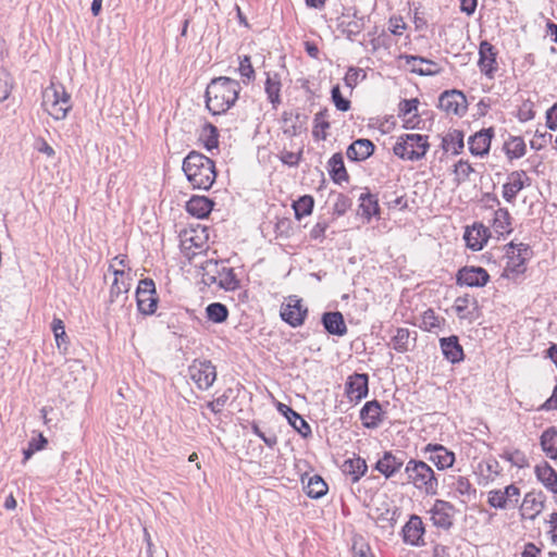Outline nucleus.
<instances>
[{"mask_svg":"<svg viewBox=\"0 0 557 557\" xmlns=\"http://www.w3.org/2000/svg\"><path fill=\"white\" fill-rule=\"evenodd\" d=\"M188 373L190 379L200 389H208L209 387L212 386L216 379L215 367L211 363V361L208 360H195L189 366Z\"/></svg>","mask_w":557,"mask_h":557,"instance_id":"obj_8","label":"nucleus"},{"mask_svg":"<svg viewBox=\"0 0 557 557\" xmlns=\"http://www.w3.org/2000/svg\"><path fill=\"white\" fill-rule=\"evenodd\" d=\"M454 308L459 319L472 320L473 311L476 309V300L470 295L459 296L455 300Z\"/></svg>","mask_w":557,"mask_h":557,"instance_id":"obj_34","label":"nucleus"},{"mask_svg":"<svg viewBox=\"0 0 557 557\" xmlns=\"http://www.w3.org/2000/svg\"><path fill=\"white\" fill-rule=\"evenodd\" d=\"M429 149L428 137L420 134H404L394 145L395 156L403 160H421Z\"/></svg>","mask_w":557,"mask_h":557,"instance_id":"obj_6","label":"nucleus"},{"mask_svg":"<svg viewBox=\"0 0 557 557\" xmlns=\"http://www.w3.org/2000/svg\"><path fill=\"white\" fill-rule=\"evenodd\" d=\"M330 174L333 180L337 183L344 182L348 180V174L344 165L343 156L341 153H335L329 161Z\"/></svg>","mask_w":557,"mask_h":557,"instance_id":"obj_38","label":"nucleus"},{"mask_svg":"<svg viewBox=\"0 0 557 557\" xmlns=\"http://www.w3.org/2000/svg\"><path fill=\"white\" fill-rule=\"evenodd\" d=\"M438 107L447 114L461 116L467 111V99L461 91H444L438 99Z\"/></svg>","mask_w":557,"mask_h":557,"instance_id":"obj_11","label":"nucleus"},{"mask_svg":"<svg viewBox=\"0 0 557 557\" xmlns=\"http://www.w3.org/2000/svg\"><path fill=\"white\" fill-rule=\"evenodd\" d=\"M352 554L354 557H374L370 546L367 543H364L362 539L354 541Z\"/></svg>","mask_w":557,"mask_h":557,"instance_id":"obj_57","label":"nucleus"},{"mask_svg":"<svg viewBox=\"0 0 557 557\" xmlns=\"http://www.w3.org/2000/svg\"><path fill=\"white\" fill-rule=\"evenodd\" d=\"M42 107L54 120H64L72 108L71 96L62 85L51 83L42 91Z\"/></svg>","mask_w":557,"mask_h":557,"instance_id":"obj_5","label":"nucleus"},{"mask_svg":"<svg viewBox=\"0 0 557 557\" xmlns=\"http://www.w3.org/2000/svg\"><path fill=\"white\" fill-rule=\"evenodd\" d=\"M208 240L206 228L185 230L181 234V246L186 256L191 257L203 250Z\"/></svg>","mask_w":557,"mask_h":557,"instance_id":"obj_9","label":"nucleus"},{"mask_svg":"<svg viewBox=\"0 0 557 557\" xmlns=\"http://www.w3.org/2000/svg\"><path fill=\"white\" fill-rule=\"evenodd\" d=\"M366 74L361 69L358 67H349L344 77L345 85L349 88H354L360 78H364Z\"/></svg>","mask_w":557,"mask_h":557,"instance_id":"obj_54","label":"nucleus"},{"mask_svg":"<svg viewBox=\"0 0 557 557\" xmlns=\"http://www.w3.org/2000/svg\"><path fill=\"white\" fill-rule=\"evenodd\" d=\"M418 104V99L404 100L399 103V113L403 115L414 113L417 115Z\"/></svg>","mask_w":557,"mask_h":557,"instance_id":"obj_63","label":"nucleus"},{"mask_svg":"<svg viewBox=\"0 0 557 557\" xmlns=\"http://www.w3.org/2000/svg\"><path fill=\"white\" fill-rule=\"evenodd\" d=\"M463 238L468 248L479 251L487 242V228L482 224H474L466 230Z\"/></svg>","mask_w":557,"mask_h":557,"instance_id":"obj_24","label":"nucleus"},{"mask_svg":"<svg viewBox=\"0 0 557 557\" xmlns=\"http://www.w3.org/2000/svg\"><path fill=\"white\" fill-rule=\"evenodd\" d=\"M307 312L301 299L297 296H289L287 304L282 306L281 317L290 326L297 327L304 324Z\"/></svg>","mask_w":557,"mask_h":557,"instance_id":"obj_10","label":"nucleus"},{"mask_svg":"<svg viewBox=\"0 0 557 557\" xmlns=\"http://www.w3.org/2000/svg\"><path fill=\"white\" fill-rule=\"evenodd\" d=\"M324 329L332 335L344 336L347 333V326L341 312H325L322 315Z\"/></svg>","mask_w":557,"mask_h":557,"instance_id":"obj_30","label":"nucleus"},{"mask_svg":"<svg viewBox=\"0 0 557 557\" xmlns=\"http://www.w3.org/2000/svg\"><path fill=\"white\" fill-rule=\"evenodd\" d=\"M546 126L552 131L557 128V102L546 112Z\"/></svg>","mask_w":557,"mask_h":557,"instance_id":"obj_64","label":"nucleus"},{"mask_svg":"<svg viewBox=\"0 0 557 557\" xmlns=\"http://www.w3.org/2000/svg\"><path fill=\"white\" fill-rule=\"evenodd\" d=\"M503 494H505L510 506H516L519 502L520 488L515 484H509L503 490Z\"/></svg>","mask_w":557,"mask_h":557,"instance_id":"obj_62","label":"nucleus"},{"mask_svg":"<svg viewBox=\"0 0 557 557\" xmlns=\"http://www.w3.org/2000/svg\"><path fill=\"white\" fill-rule=\"evenodd\" d=\"M425 451L430 453L429 460L440 470L450 468L454 465L455 454L442 445L429 444Z\"/></svg>","mask_w":557,"mask_h":557,"instance_id":"obj_19","label":"nucleus"},{"mask_svg":"<svg viewBox=\"0 0 557 557\" xmlns=\"http://www.w3.org/2000/svg\"><path fill=\"white\" fill-rule=\"evenodd\" d=\"M493 227L499 235L509 234L510 228V214L507 209L499 208L494 213Z\"/></svg>","mask_w":557,"mask_h":557,"instance_id":"obj_40","label":"nucleus"},{"mask_svg":"<svg viewBox=\"0 0 557 557\" xmlns=\"http://www.w3.org/2000/svg\"><path fill=\"white\" fill-rule=\"evenodd\" d=\"M239 66L238 72L243 78L246 79L247 83L255 81L256 73L253 66L251 64L250 57L244 55L239 57Z\"/></svg>","mask_w":557,"mask_h":557,"instance_id":"obj_50","label":"nucleus"},{"mask_svg":"<svg viewBox=\"0 0 557 557\" xmlns=\"http://www.w3.org/2000/svg\"><path fill=\"white\" fill-rule=\"evenodd\" d=\"M407 482L426 494H436L438 482L433 469L422 460L410 459L405 467Z\"/></svg>","mask_w":557,"mask_h":557,"instance_id":"obj_4","label":"nucleus"},{"mask_svg":"<svg viewBox=\"0 0 557 557\" xmlns=\"http://www.w3.org/2000/svg\"><path fill=\"white\" fill-rule=\"evenodd\" d=\"M314 206V200L311 196H301L298 200L294 201L293 209L295 211V218L300 220L301 218L311 214Z\"/></svg>","mask_w":557,"mask_h":557,"instance_id":"obj_45","label":"nucleus"},{"mask_svg":"<svg viewBox=\"0 0 557 557\" xmlns=\"http://www.w3.org/2000/svg\"><path fill=\"white\" fill-rule=\"evenodd\" d=\"M182 170L195 189L208 190L216 177L214 162L198 151H190L184 158Z\"/></svg>","mask_w":557,"mask_h":557,"instance_id":"obj_2","label":"nucleus"},{"mask_svg":"<svg viewBox=\"0 0 557 557\" xmlns=\"http://www.w3.org/2000/svg\"><path fill=\"white\" fill-rule=\"evenodd\" d=\"M281 81L277 74L271 75L270 73L267 74V81H265V92L268 96L269 101L272 103L273 108L275 109L281 103Z\"/></svg>","mask_w":557,"mask_h":557,"instance_id":"obj_36","label":"nucleus"},{"mask_svg":"<svg viewBox=\"0 0 557 557\" xmlns=\"http://www.w3.org/2000/svg\"><path fill=\"white\" fill-rule=\"evenodd\" d=\"M212 207L213 201L205 196H194L186 203L187 212L198 219L208 216Z\"/></svg>","mask_w":557,"mask_h":557,"instance_id":"obj_32","label":"nucleus"},{"mask_svg":"<svg viewBox=\"0 0 557 557\" xmlns=\"http://www.w3.org/2000/svg\"><path fill=\"white\" fill-rule=\"evenodd\" d=\"M203 133L206 135L205 147L207 148V150H212L214 148H218L219 134H218L216 127L212 124H207L203 128Z\"/></svg>","mask_w":557,"mask_h":557,"instance_id":"obj_52","label":"nucleus"},{"mask_svg":"<svg viewBox=\"0 0 557 557\" xmlns=\"http://www.w3.org/2000/svg\"><path fill=\"white\" fill-rule=\"evenodd\" d=\"M327 492V485L319 475H313L309 479L306 486V493L310 498H321Z\"/></svg>","mask_w":557,"mask_h":557,"instance_id":"obj_44","label":"nucleus"},{"mask_svg":"<svg viewBox=\"0 0 557 557\" xmlns=\"http://www.w3.org/2000/svg\"><path fill=\"white\" fill-rule=\"evenodd\" d=\"M251 430L257 436H259L264 442V444L268 447L273 448L277 444L276 435L273 433L267 435L264 432L261 431V429L256 422L251 424Z\"/></svg>","mask_w":557,"mask_h":557,"instance_id":"obj_59","label":"nucleus"},{"mask_svg":"<svg viewBox=\"0 0 557 557\" xmlns=\"http://www.w3.org/2000/svg\"><path fill=\"white\" fill-rule=\"evenodd\" d=\"M242 90L239 82L226 76L211 79L206 90V106L216 115L231 109L238 99Z\"/></svg>","mask_w":557,"mask_h":557,"instance_id":"obj_1","label":"nucleus"},{"mask_svg":"<svg viewBox=\"0 0 557 557\" xmlns=\"http://www.w3.org/2000/svg\"><path fill=\"white\" fill-rule=\"evenodd\" d=\"M52 331L57 342V346L60 348L62 343H65L66 333L64 323L61 319L54 318L52 321Z\"/></svg>","mask_w":557,"mask_h":557,"instance_id":"obj_56","label":"nucleus"},{"mask_svg":"<svg viewBox=\"0 0 557 557\" xmlns=\"http://www.w3.org/2000/svg\"><path fill=\"white\" fill-rule=\"evenodd\" d=\"M350 205V199L347 196L339 194L334 203V213H336L337 215L345 214L346 211L349 209Z\"/></svg>","mask_w":557,"mask_h":557,"instance_id":"obj_60","label":"nucleus"},{"mask_svg":"<svg viewBox=\"0 0 557 557\" xmlns=\"http://www.w3.org/2000/svg\"><path fill=\"white\" fill-rule=\"evenodd\" d=\"M136 301L138 310L143 314H152L157 310L158 297L156 295V286L152 280H141L136 290Z\"/></svg>","mask_w":557,"mask_h":557,"instance_id":"obj_7","label":"nucleus"},{"mask_svg":"<svg viewBox=\"0 0 557 557\" xmlns=\"http://www.w3.org/2000/svg\"><path fill=\"white\" fill-rule=\"evenodd\" d=\"M534 474L547 491L557 494V472L547 461L537 463Z\"/></svg>","mask_w":557,"mask_h":557,"instance_id":"obj_21","label":"nucleus"},{"mask_svg":"<svg viewBox=\"0 0 557 557\" xmlns=\"http://www.w3.org/2000/svg\"><path fill=\"white\" fill-rule=\"evenodd\" d=\"M430 515L435 527L448 530L453 525L454 506L445 500H436Z\"/></svg>","mask_w":557,"mask_h":557,"instance_id":"obj_14","label":"nucleus"},{"mask_svg":"<svg viewBox=\"0 0 557 557\" xmlns=\"http://www.w3.org/2000/svg\"><path fill=\"white\" fill-rule=\"evenodd\" d=\"M490 281L487 271L480 267H465L457 273V284L469 287H483Z\"/></svg>","mask_w":557,"mask_h":557,"instance_id":"obj_12","label":"nucleus"},{"mask_svg":"<svg viewBox=\"0 0 557 557\" xmlns=\"http://www.w3.org/2000/svg\"><path fill=\"white\" fill-rule=\"evenodd\" d=\"M455 174L459 181H466L469 178L470 174L473 172V168L470 165L468 161L459 160L455 164Z\"/></svg>","mask_w":557,"mask_h":557,"instance_id":"obj_58","label":"nucleus"},{"mask_svg":"<svg viewBox=\"0 0 557 557\" xmlns=\"http://www.w3.org/2000/svg\"><path fill=\"white\" fill-rule=\"evenodd\" d=\"M202 281L207 285L216 284L225 290H235L239 286L233 268L226 265V261L206 260L201 264Z\"/></svg>","mask_w":557,"mask_h":557,"instance_id":"obj_3","label":"nucleus"},{"mask_svg":"<svg viewBox=\"0 0 557 557\" xmlns=\"http://www.w3.org/2000/svg\"><path fill=\"white\" fill-rule=\"evenodd\" d=\"M208 320L213 323H222L228 317V310L225 305L221 302H212L206 308Z\"/></svg>","mask_w":557,"mask_h":557,"instance_id":"obj_46","label":"nucleus"},{"mask_svg":"<svg viewBox=\"0 0 557 557\" xmlns=\"http://www.w3.org/2000/svg\"><path fill=\"white\" fill-rule=\"evenodd\" d=\"M481 471H486L487 478L490 480H495L500 474V466L496 459H488L483 463H480Z\"/></svg>","mask_w":557,"mask_h":557,"instance_id":"obj_55","label":"nucleus"},{"mask_svg":"<svg viewBox=\"0 0 557 557\" xmlns=\"http://www.w3.org/2000/svg\"><path fill=\"white\" fill-rule=\"evenodd\" d=\"M366 461L361 458L349 459L344 462V472L351 475L352 482H357L367 471Z\"/></svg>","mask_w":557,"mask_h":557,"instance_id":"obj_43","label":"nucleus"},{"mask_svg":"<svg viewBox=\"0 0 557 557\" xmlns=\"http://www.w3.org/2000/svg\"><path fill=\"white\" fill-rule=\"evenodd\" d=\"M283 123L284 128L283 132L285 135L289 137L298 136L301 132L306 129L305 125L307 123V115L299 112H284L283 113Z\"/></svg>","mask_w":557,"mask_h":557,"instance_id":"obj_22","label":"nucleus"},{"mask_svg":"<svg viewBox=\"0 0 557 557\" xmlns=\"http://www.w3.org/2000/svg\"><path fill=\"white\" fill-rule=\"evenodd\" d=\"M382 408L377 400H371L364 404L360 411V419L368 429H374L382 422Z\"/></svg>","mask_w":557,"mask_h":557,"instance_id":"obj_25","label":"nucleus"},{"mask_svg":"<svg viewBox=\"0 0 557 557\" xmlns=\"http://www.w3.org/2000/svg\"><path fill=\"white\" fill-rule=\"evenodd\" d=\"M369 376L366 373H355L348 376L345 384V393L351 401H360L369 392Z\"/></svg>","mask_w":557,"mask_h":557,"instance_id":"obj_13","label":"nucleus"},{"mask_svg":"<svg viewBox=\"0 0 557 557\" xmlns=\"http://www.w3.org/2000/svg\"><path fill=\"white\" fill-rule=\"evenodd\" d=\"M509 159H519L525 154V143L522 137L511 136L504 145Z\"/></svg>","mask_w":557,"mask_h":557,"instance_id":"obj_39","label":"nucleus"},{"mask_svg":"<svg viewBox=\"0 0 557 557\" xmlns=\"http://www.w3.org/2000/svg\"><path fill=\"white\" fill-rule=\"evenodd\" d=\"M360 211L361 216L366 218L367 221L376 214H379L380 207L377 199L374 195L371 194H361L360 195Z\"/></svg>","mask_w":557,"mask_h":557,"instance_id":"obj_37","label":"nucleus"},{"mask_svg":"<svg viewBox=\"0 0 557 557\" xmlns=\"http://www.w3.org/2000/svg\"><path fill=\"white\" fill-rule=\"evenodd\" d=\"M416 336V332H413V336H411V333L408 329L398 327L395 335L392 337L389 345L397 352H407L414 346L417 339Z\"/></svg>","mask_w":557,"mask_h":557,"instance_id":"obj_31","label":"nucleus"},{"mask_svg":"<svg viewBox=\"0 0 557 557\" xmlns=\"http://www.w3.org/2000/svg\"><path fill=\"white\" fill-rule=\"evenodd\" d=\"M440 345L444 357L451 363L463 359V350L457 336L443 337L440 339Z\"/></svg>","mask_w":557,"mask_h":557,"instance_id":"obj_27","label":"nucleus"},{"mask_svg":"<svg viewBox=\"0 0 557 557\" xmlns=\"http://www.w3.org/2000/svg\"><path fill=\"white\" fill-rule=\"evenodd\" d=\"M403 465L404 460L401 457L394 455L392 451H385L377 460L375 469L388 479L397 473L401 469Z\"/></svg>","mask_w":557,"mask_h":557,"instance_id":"obj_23","label":"nucleus"},{"mask_svg":"<svg viewBox=\"0 0 557 557\" xmlns=\"http://www.w3.org/2000/svg\"><path fill=\"white\" fill-rule=\"evenodd\" d=\"M487 503L491 507L496 509H506L510 507L503 490H492L487 493Z\"/></svg>","mask_w":557,"mask_h":557,"instance_id":"obj_49","label":"nucleus"},{"mask_svg":"<svg viewBox=\"0 0 557 557\" xmlns=\"http://www.w3.org/2000/svg\"><path fill=\"white\" fill-rule=\"evenodd\" d=\"M530 178L524 171H513L508 175L507 183L503 186V197L508 202H512L518 193L529 184Z\"/></svg>","mask_w":557,"mask_h":557,"instance_id":"obj_16","label":"nucleus"},{"mask_svg":"<svg viewBox=\"0 0 557 557\" xmlns=\"http://www.w3.org/2000/svg\"><path fill=\"white\" fill-rule=\"evenodd\" d=\"M114 281L111 285L110 289V302L121 300H126L127 296H123L127 294L129 290V282L127 280V274L124 270L113 269Z\"/></svg>","mask_w":557,"mask_h":557,"instance_id":"obj_26","label":"nucleus"},{"mask_svg":"<svg viewBox=\"0 0 557 557\" xmlns=\"http://www.w3.org/2000/svg\"><path fill=\"white\" fill-rule=\"evenodd\" d=\"M300 159H301V151L292 152V151L283 150L280 154V160L288 166L298 165Z\"/></svg>","mask_w":557,"mask_h":557,"instance_id":"obj_61","label":"nucleus"},{"mask_svg":"<svg viewBox=\"0 0 557 557\" xmlns=\"http://www.w3.org/2000/svg\"><path fill=\"white\" fill-rule=\"evenodd\" d=\"M442 320L431 309L426 310L422 314V326L431 332L441 326Z\"/></svg>","mask_w":557,"mask_h":557,"instance_id":"obj_53","label":"nucleus"},{"mask_svg":"<svg viewBox=\"0 0 557 557\" xmlns=\"http://www.w3.org/2000/svg\"><path fill=\"white\" fill-rule=\"evenodd\" d=\"M404 59L406 60V64L409 66L410 71L418 75H436L442 70L438 63L422 57L405 55Z\"/></svg>","mask_w":557,"mask_h":557,"instance_id":"obj_17","label":"nucleus"},{"mask_svg":"<svg viewBox=\"0 0 557 557\" xmlns=\"http://www.w3.org/2000/svg\"><path fill=\"white\" fill-rule=\"evenodd\" d=\"M540 445L543 453L553 460L557 459V428H547L540 436Z\"/></svg>","mask_w":557,"mask_h":557,"instance_id":"obj_33","label":"nucleus"},{"mask_svg":"<svg viewBox=\"0 0 557 557\" xmlns=\"http://www.w3.org/2000/svg\"><path fill=\"white\" fill-rule=\"evenodd\" d=\"M463 146V133L461 131L453 129L443 137L442 147L445 151L458 154L462 151Z\"/></svg>","mask_w":557,"mask_h":557,"instance_id":"obj_35","label":"nucleus"},{"mask_svg":"<svg viewBox=\"0 0 557 557\" xmlns=\"http://www.w3.org/2000/svg\"><path fill=\"white\" fill-rule=\"evenodd\" d=\"M374 151V145L369 139H357L347 148V158L351 161H363Z\"/></svg>","mask_w":557,"mask_h":557,"instance_id":"obj_29","label":"nucleus"},{"mask_svg":"<svg viewBox=\"0 0 557 557\" xmlns=\"http://www.w3.org/2000/svg\"><path fill=\"white\" fill-rule=\"evenodd\" d=\"M285 417L301 436L308 437L311 434L310 425L292 408L286 407Z\"/></svg>","mask_w":557,"mask_h":557,"instance_id":"obj_42","label":"nucleus"},{"mask_svg":"<svg viewBox=\"0 0 557 557\" xmlns=\"http://www.w3.org/2000/svg\"><path fill=\"white\" fill-rule=\"evenodd\" d=\"M493 128L481 129L474 135L470 136L468 140L469 150L473 156L487 154L491 147V140L493 137Z\"/></svg>","mask_w":557,"mask_h":557,"instance_id":"obj_20","label":"nucleus"},{"mask_svg":"<svg viewBox=\"0 0 557 557\" xmlns=\"http://www.w3.org/2000/svg\"><path fill=\"white\" fill-rule=\"evenodd\" d=\"M331 97L337 110L346 112L350 109V101L343 97L338 85L334 86L331 90Z\"/></svg>","mask_w":557,"mask_h":557,"instance_id":"obj_51","label":"nucleus"},{"mask_svg":"<svg viewBox=\"0 0 557 557\" xmlns=\"http://www.w3.org/2000/svg\"><path fill=\"white\" fill-rule=\"evenodd\" d=\"M500 458L510 462L512 467H516L518 469H524L530 466L529 458L520 449H505L500 454Z\"/></svg>","mask_w":557,"mask_h":557,"instance_id":"obj_41","label":"nucleus"},{"mask_svg":"<svg viewBox=\"0 0 557 557\" xmlns=\"http://www.w3.org/2000/svg\"><path fill=\"white\" fill-rule=\"evenodd\" d=\"M529 251V247L524 244H509L507 249V263L505 267V272L510 273H522L524 271V261L525 257Z\"/></svg>","mask_w":557,"mask_h":557,"instance_id":"obj_15","label":"nucleus"},{"mask_svg":"<svg viewBox=\"0 0 557 557\" xmlns=\"http://www.w3.org/2000/svg\"><path fill=\"white\" fill-rule=\"evenodd\" d=\"M423 533L424 528L421 518L411 516L403 529L404 541L410 545H420Z\"/></svg>","mask_w":557,"mask_h":557,"instance_id":"obj_28","label":"nucleus"},{"mask_svg":"<svg viewBox=\"0 0 557 557\" xmlns=\"http://www.w3.org/2000/svg\"><path fill=\"white\" fill-rule=\"evenodd\" d=\"M363 20L361 17L354 16L348 21H343L341 23L342 32L349 38L352 39L354 36L359 35L363 29Z\"/></svg>","mask_w":557,"mask_h":557,"instance_id":"obj_47","label":"nucleus"},{"mask_svg":"<svg viewBox=\"0 0 557 557\" xmlns=\"http://www.w3.org/2000/svg\"><path fill=\"white\" fill-rule=\"evenodd\" d=\"M479 54L480 59L478 64L481 72L488 78H493L497 70L496 52L494 51V47L487 41H482L480 44Z\"/></svg>","mask_w":557,"mask_h":557,"instance_id":"obj_18","label":"nucleus"},{"mask_svg":"<svg viewBox=\"0 0 557 557\" xmlns=\"http://www.w3.org/2000/svg\"><path fill=\"white\" fill-rule=\"evenodd\" d=\"M326 117H327L326 109L319 111L314 116L313 135L317 138H321V139L326 138L325 129H327L330 127V123L327 122Z\"/></svg>","mask_w":557,"mask_h":557,"instance_id":"obj_48","label":"nucleus"}]
</instances>
